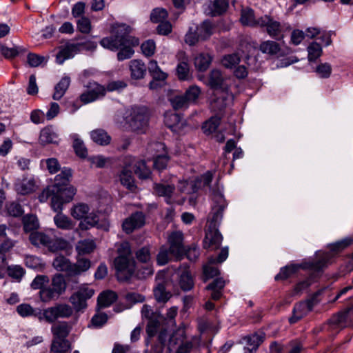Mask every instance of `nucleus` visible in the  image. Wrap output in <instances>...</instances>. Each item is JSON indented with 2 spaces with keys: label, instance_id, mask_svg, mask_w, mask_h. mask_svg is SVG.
Listing matches in <instances>:
<instances>
[{
  "label": "nucleus",
  "instance_id": "7c9ffc66",
  "mask_svg": "<svg viewBox=\"0 0 353 353\" xmlns=\"http://www.w3.org/2000/svg\"><path fill=\"white\" fill-rule=\"evenodd\" d=\"M265 339V334L263 333H254L250 336H247L244 338V341L247 343L249 347L248 351L249 353H254L256 351L259 346L263 342Z\"/></svg>",
  "mask_w": 353,
  "mask_h": 353
},
{
  "label": "nucleus",
  "instance_id": "f03ea898",
  "mask_svg": "<svg viewBox=\"0 0 353 353\" xmlns=\"http://www.w3.org/2000/svg\"><path fill=\"white\" fill-rule=\"evenodd\" d=\"M223 188L216 183L211 189V196L213 201L212 217L209 229L205 232L203 241L204 248L211 250L218 249L223 241V236L216 228L223 218V212L227 206L226 201L223 194Z\"/></svg>",
  "mask_w": 353,
  "mask_h": 353
},
{
  "label": "nucleus",
  "instance_id": "cd10ccee",
  "mask_svg": "<svg viewBox=\"0 0 353 353\" xmlns=\"http://www.w3.org/2000/svg\"><path fill=\"white\" fill-rule=\"evenodd\" d=\"M71 327L68 323L65 321H60L53 324L51 327V332L53 334L54 338L56 339H65L70 332Z\"/></svg>",
  "mask_w": 353,
  "mask_h": 353
},
{
  "label": "nucleus",
  "instance_id": "bf43d9fd",
  "mask_svg": "<svg viewBox=\"0 0 353 353\" xmlns=\"http://www.w3.org/2000/svg\"><path fill=\"white\" fill-rule=\"evenodd\" d=\"M307 52H308V60L310 61H314L319 57H321V55L322 54V48H321V45L317 43L316 42H312L307 47Z\"/></svg>",
  "mask_w": 353,
  "mask_h": 353
},
{
  "label": "nucleus",
  "instance_id": "4468645a",
  "mask_svg": "<svg viewBox=\"0 0 353 353\" xmlns=\"http://www.w3.org/2000/svg\"><path fill=\"white\" fill-rule=\"evenodd\" d=\"M331 330L339 331L353 325V307L347 308L343 312L333 315L328 321Z\"/></svg>",
  "mask_w": 353,
  "mask_h": 353
},
{
  "label": "nucleus",
  "instance_id": "ea45409f",
  "mask_svg": "<svg viewBox=\"0 0 353 353\" xmlns=\"http://www.w3.org/2000/svg\"><path fill=\"white\" fill-rule=\"evenodd\" d=\"M72 265L70 260L62 255L57 256L52 263L57 271L66 272L69 275H71Z\"/></svg>",
  "mask_w": 353,
  "mask_h": 353
},
{
  "label": "nucleus",
  "instance_id": "774afa93",
  "mask_svg": "<svg viewBox=\"0 0 353 353\" xmlns=\"http://www.w3.org/2000/svg\"><path fill=\"white\" fill-rule=\"evenodd\" d=\"M6 210L9 215L12 216H20L23 214L22 206L17 202H11L7 204Z\"/></svg>",
  "mask_w": 353,
  "mask_h": 353
},
{
  "label": "nucleus",
  "instance_id": "f704fd0d",
  "mask_svg": "<svg viewBox=\"0 0 353 353\" xmlns=\"http://www.w3.org/2000/svg\"><path fill=\"white\" fill-rule=\"evenodd\" d=\"M117 299V294L111 290L101 292L97 299L98 305L101 308L109 307Z\"/></svg>",
  "mask_w": 353,
  "mask_h": 353
},
{
  "label": "nucleus",
  "instance_id": "37998d69",
  "mask_svg": "<svg viewBox=\"0 0 353 353\" xmlns=\"http://www.w3.org/2000/svg\"><path fill=\"white\" fill-rule=\"evenodd\" d=\"M91 265L90 261L88 259L79 257L77 262L72 265L71 276L79 275L87 271Z\"/></svg>",
  "mask_w": 353,
  "mask_h": 353
},
{
  "label": "nucleus",
  "instance_id": "473e14b6",
  "mask_svg": "<svg viewBox=\"0 0 353 353\" xmlns=\"http://www.w3.org/2000/svg\"><path fill=\"white\" fill-rule=\"evenodd\" d=\"M39 141L43 145L57 143L58 136L51 127H46L40 132Z\"/></svg>",
  "mask_w": 353,
  "mask_h": 353
},
{
  "label": "nucleus",
  "instance_id": "dca6fc26",
  "mask_svg": "<svg viewBox=\"0 0 353 353\" xmlns=\"http://www.w3.org/2000/svg\"><path fill=\"white\" fill-rule=\"evenodd\" d=\"M258 26L265 28L266 32L272 38L277 39L282 37L283 27L281 23L268 15L259 18Z\"/></svg>",
  "mask_w": 353,
  "mask_h": 353
},
{
  "label": "nucleus",
  "instance_id": "6e6d98bb",
  "mask_svg": "<svg viewBox=\"0 0 353 353\" xmlns=\"http://www.w3.org/2000/svg\"><path fill=\"white\" fill-rule=\"evenodd\" d=\"M134 173L141 179H146L150 176L151 171L146 165L145 161L141 160L137 163V168L134 169Z\"/></svg>",
  "mask_w": 353,
  "mask_h": 353
},
{
  "label": "nucleus",
  "instance_id": "393cba45",
  "mask_svg": "<svg viewBox=\"0 0 353 353\" xmlns=\"http://www.w3.org/2000/svg\"><path fill=\"white\" fill-rule=\"evenodd\" d=\"M14 187L18 194L21 195L28 194L35 190V181L33 178H23L16 181Z\"/></svg>",
  "mask_w": 353,
  "mask_h": 353
},
{
  "label": "nucleus",
  "instance_id": "423d86ee",
  "mask_svg": "<svg viewBox=\"0 0 353 353\" xmlns=\"http://www.w3.org/2000/svg\"><path fill=\"white\" fill-rule=\"evenodd\" d=\"M53 230L48 232H33L30 234L29 239L35 246L46 247L51 252H57L67 248L68 242L61 238H56L52 235Z\"/></svg>",
  "mask_w": 353,
  "mask_h": 353
},
{
  "label": "nucleus",
  "instance_id": "603ef678",
  "mask_svg": "<svg viewBox=\"0 0 353 353\" xmlns=\"http://www.w3.org/2000/svg\"><path fill=\"white\" fill-rule=\"evenodd\" d=\"M221 119L217 117H212L208 121L203 123L202 129L206 134H210L216 131L220 124Z\"/></svg>",
  "mask_w": 353,
  "mask_h": 353
},
{
  "label": "nucleus",
  "instance_id": "7ed1b4c3",
  "mask_svg": "<svg viewBox=\"0 0 353 353\" xmlns=\"http://www.w3.org/2000/svg\"><path fill=\"white\" fill-rule=\"evenodd\" d=\"M149 112L144 106H133L126 111L123 128L127 130L144 133L148 126Z\"/></svg>",
  "mask_w": 353,
  "mask_h": 353
},
{
  "label": "nucleus",
  "instance_id": "09e8293b",
  "mask_svg": "<svg viewBox=\"0 0 353 353\" xmlns=\"http://www.w3.org/2000/svg\"><path fill=\"white\" fill-rule=\"evenodd\" d=\"M154 296L158 303H166L172 296L170 292L167 291L164 283H159L154 289Z\"/></svg>",
  "mask_w": 353,
  "mask_h": 353
},
{
  "label": "nucleus",
  "instance_id": "2eb2a0df",
  "mask_svg": "<svg viewBox=\"0 0 353 353\" xmlns=\"http://www.w3.org/2000/svg\"><path fill=\"white\" fill-rule=\"evenodd\" d=\"M86 88L87 90L79 97L81 101L84 104L92 103L103 98L107 92L105 86L95 81L89 82Z\"/></svg>",
  "mask_w": 353,
  "mask_h": 353
},
{
  "label": "nucleus",
  "instance_id": "f8f14e48",
  "mask_svg": "<svg viewBox=\"0 0 353 353\" xmlns=\"http://www.w3.org/2000/svg\"><path fill=\"white\" fill-rule=\"evenodd\" d=\"M168 346L170 349L178 346L176 353H191L194 347V343L192 340H186L185 330L179 329L170 336Z\"/></svg>",
  "mask_w": 353,
  "mask_h": 353
},
{
  "label": "nucleus",
  "instance_id": "a18cd8bd",
  "mask_svg": "<svg viewBox=\"0 0 353 353\" xmlns=\"http://www.w3.org/2000/svg\"><path fill=\"white\" fill-rule=\"evenodd\" d=\"M240 21L243 26H258V19H255L254 10L249 8L242 9Z\"/></svg>",
  "mask_w": 353,
  "mask_h": 353
},
{
  "label": "nucleus",
  "instance_id": "c756f323",
  "mask_svg": "<svg viewBox=\"0 0 353 353\" xmlns=\"http://www.w3.org/2000/svg\"><path fill=\"white\" fill-rule=\"evenodd\" d=\"M225 285V281L222 278L214 279L206 286V290L212 291L211 297L214 300H219L222 296V290Z\"/></svg>",
  "mask_w": 353,
  "mask_h": 353
},
{
  "label": "nucleus",
  "instance_id": "49530a36",
  "mask_svg": "<svg viewBox=\"0 0 353 353\" xmlns=\"http://www.w3.org/2000/svg\"><path fill=\"white\" fill-rule=\"evenodd\" d=\"M195 29L201 40L208 39L213 33V26L210 21H204Z\"/></svg>",
  "mask_w": 353,
  "mask_h": 353
},
{
  "label": "nucleus",
  "instance_id": "c9c22d12",
  "mask_svg": "<svg viewBox=\"0 0 353 353\" xmlns=\"http://www.w3.org/2000/svg\"><path fill=\"white\" fill-rule=\"evenodd\" d=\"M259 50L264 54L278 56L280 54V45L274 41H263L259 46Z\"/></svg>",
  "mask_w": 353,
  "mask_h": 353
},
{
  "label": "nucleus",
  "instance_id": "052dcab7",
  "mask_svg": "<svg viewBox=\"0 0 353 353\" xmlns=\"http://www.w3.org/2000/svg\"><path fill=\"white\" fill-rule=\"evenodd\" d=\"M7 270H8V275L17 281H20L25 274L24 269L18 265L8 266Z\"/></svg>",
  "mask_w": 353,
  "mask_h": 353
},
{
  "label": "nucleus",
  "instance_id": "a878e982",
  "mask_svg": "<svg viewBox=\"0 0 353 353\" xmlns=\"http://www.w3.org/2000/svg\"><path fill=\"white\" fill-rule=\"evenodd\" d=\"M129 69L131 78L136 80L143 79L147 71L145 64L139 59L131 60L129 62Z\"/></svg>",
  "mask_w": 353,
  "mask_h": 353
},
{
  "label": "nucleus",
  "instance_id": "bb28decb",
  "mask_svg": "<svg viewBox=\"0 0 353 353\" xmlns=\"http://www.w3.org/2000/svg\"><path fill=\"white\" fill-rule=\"evenodd\" d=\"M97 245L95 241L91 239L80 240L76 245V251L79 256L90 254L94 252Z\"/></svg>",
  "mask_w": 353,
  "mask_h": 353
},
{
  "label": "nucleus",
  "instance_id": "5701e85b",
  "mask_svg": "<svg viewBox=\"0 0 353 353\" xmlns=\"http://www.w3.org/2000/svg\"><path fill=\"white\" fill-rule=\"evenodd\" d=\"M78 50L76 43H67L61 46L57 54V62L63 64L66 59H71L78 54Z\"/></svg>",
  "mask_w": 353,
  "mask_h": 353
},
{
  "label": "nucleus",
  "instance_id": "39448f33",
  "mask_svg": "<svg viewBox=\"0 0 353 353\" xmlns=\"http://www.w3.org/2000/svg\"><path fill=\"white\" fill-rule=\"evenodd\" d=\"M71 216L76 220L81 221L79 228L81 230H88L97 227L99 222V210L90 212V207L85 203H77L70 210Z\"/></svg>",
  "mask_w": 353,
  "mask_h": 353
},
{
  "label": "nucleus",
  "instance_id": "b1692460",
  "mask_svg": "<svg viewBox=\"0 0 353 353\" xmlns=\"http://www.w3.org/2000/svg\"><path fill=\"white\" fill-rule=\"evenodd\" d=\"M206 84L210 88L216 90L224 91L228 89L225 85V80L221 72L216 69L210 71Z\"/></svg>",
  "mask_w": 353,
  "mask_h": 353
},
{
  "label": "nucleus",
  "instance_id": "f3484780",
  "mask_svg": "<svg viewBox=\"0 0 353 353\" xmlns=\"http://www.w3.org/2000/svg\"><path fill=\"white\" fill-rule=\"evenodd\" d=\"M212 178L213 174L211 172L208 171L201 175L200 178H198L194 181H185L183 183H181L183 186L180 188L181 191L188 194L195 192L198 188L201 187L202 185L203 186H208L212 182Z\"/></svg>",
  "mask_w": 353,
  "mask_h": 353
},
{
  "label": "nucleus",
  "instance_id": "864d4df0",
  "mask_svg": "<svg viewBox=\"0 0 353 353\" xmlns=\"http://www.w3.org/2000/svg\"><path fill=\"white\" fill-rule=\"evenodd\" d=\"M201 93V88L196 85H193L186 90L184 95L190 104H194L196 103Z\"/></svg>",
  "mask_w": 353,
  "mask_h": 353
},
{
  "label": "nucleus",
  "instance_id": "6e6552de",
  "mask_svg": "<svg viewBox=\"0 0 353 353\" xmlns=\"http://www.w3.org/2000/svg\"><path fill=\"white\" fill-rule=\"evenodd\" d=\"M66 282L64 276L61 274H55L51 281V285L39 291L40 299L42 302L48 303L59 298L66 290Z\"/></svg>",
  "mask_w": 353,
  "mask_h": 353
},
{
  "label": "nucleus",
  "instance_id": "a211bd4d",
  "mask_svg": "<svg viewBox=\"0 0 353 353\" xmlns=\"http://www.w3.org/2000/svg\"><path fill=\"white\" fill-rule=\"evenodd\" d=\"M145 215L141 212H136L125 219L122 224L123 230L126 234L132 233L134 230L141 228L145 224Z\"/></svg>",
  "mask_w": 353,
  "mask_h": 353
},
{
  "label": "nucleus",
  "instance_id": "ddd939ff",
  "mask_svg": "<svg viewBox=\"0 0 353 353\" xmlns=\"http://www.w3.org/2000/svg\"><path fill=\"white\" fill-rule=\"evenodd\" d=\"M94 294V290L89 288L88 284L81 285L79 290L73 293L69 301L76 311H80L87 307V301Z\"/></svg>",
  "mask_w": 353,
  "mask_h": 353
},
{
  "label": "nucleus",
  "instance_id": "6ab92c4d",
  "mask_svg": "<svg viewBox=\"0 0 353 353\" xmlns=\"http://www.w3.org/2000/svg\"><path fill=\"white\" fill-rule=\"evenodd\" d=\"M145 215L141 212H136L125 219L122 224L123 230L126 234L132 233L134 230L141 228L145 224Z\"/></svg>",
  "mask_w": 353,
  "mask_h": 353
},
{
  "label": "nucleus",
  "instance_id": "e433bc0d",
  "mask_svg": "<svg viewBox=\"0 0 353 353\" xmlns=\"http://www.w3.org/2000/svg\"><path fill=\"white\" fill-rule=\"evenodd\" d=\"M179 284L183 291H190L193 288L194 280L188 270L185 269L180 273Z\"/></svg>",
  "mask_w": 353,
  "mask_h": 353
},
{
  "label": "nucleus",
  "instance_id": "20e7f679",
  "mask_svg": "<svg viewBox=\"0 0 353 353\" xmlns=\"http://www.w3.org/2000/svg\"><path fill=\"white\" fill-rule=\"evenodd\" d=\"M118 256L114 263L119 280L130 278L134 271V261L131 257V250L128 243H122L118 248Z\"/></svg>",
  "mask_w": 353,
  "mask_h": 353
},
{
  "label": "nucleus",
  "instance_id": "69168bd1",
  "mask_svg": "<svg viewBox=\"0 0 353 353\" xmlns=\"http://www.w3.org/2000/svg\"><path fill=\"white\" fill-rule=\"evenodd\" d=\"M141 49L144 56L150 57L156 51V43L153 40L148 39L141 44Z\"/></svg>",
  "mask_w": 353,
  "mask_h": 353
},
{
  "label": "nucleus",
  "instance_id": "2f4dec72",
  "mask_svg": "<svg viewBox=\"0 0 353 353\" xmlns=\"http://www.w3.org/2000/svg\"><path fill=\"white\" fill-rule=\"evenodd\" d=\"M70 350V343L68 340L65 339H53L50 347V353H69Z\"/></svg>",
  "mask_w": 353,
  "mask_h": 353
},
{
  "label": "nucleus",
  "instance_id": "f257e3e1",
  "mask_svg": "<svg viewBox=\"0 0 353 353\" xmlns=\"http://www.w3.org/2000/svg\"><path fill=\"white\" fill-rule=\"evenodd\" d=\"M131 31V27L124 23L113 26L112 35L103 38L99 43L111 51L119 50L117 59L120 61L130 59L134 53L133 47L139 44V39L130 34Z\"/></svg>",
  "mask_w": 353,
  "mask_h": 353
},
{
  "label": "nucleus",
  "instance_id": "4d7b16f0",
  "mask_svg": "<svg viewBox=\"0 0 353 353\" xmlns=\"http://www.w3.org/2000/svg\"><path fill=\"white\" fill-rule=\"evenodd\" d=\"M299 269L296 265H287L282 268L279 274L275 276V280H285L289 278L292 274L295 273Z\"/></svg>",
  "mask_w": 353,
  "mask_h": 353
},
{
  "label": "nucleus",
  "instance_id": "72a5a7b5",
  "mask_svg": "<svg viewBox=\"0 0 353 353\" xmlns=\"http://www.w3.org/2000/svg\"><path fill=\"white\" fill-rule=\"evenodd\" d=\"M92 140L97 144L107 145L111 141L110 136L103 129H96L90 132Z\"/></svg>",
  "mask_w": 353,
  "mask_h": 353
},
{
  "label": "nucleus",
  "instance_id": "c85d7f7f",
  "mask_svg": "<svg viewBox=\"0 0 353 353\" xmlns=\"http://www.w3.org/2000/svg\"><path fill=\"white\" fill-rule=\"evenodd\" d=\"M165 125L172 131H176L183 126V121L179 114L168 112L164 115Z\"/></svg>",
  "mask_w": 353,
  "mask_h": 353
},
{
  "label": "nucleus",
  "instance_id": "4be33fe9",
  "mask_svg": "<svg viewBox=\"0 0 353 353\" xmlns=\"http://www.w3.org/2000/svg\"><path fill=\"white\" fill-rule=\"evenodd\" d=\"M154 193L159 196L164 197L165 202L171 204L174 202L173 195L175 190L174 185L165 183H154Z\"/></svg>",
  "mask_w": 353,
  "mask_h": 353
},
{
  "label": "nucleus",
  "instance_id": "e2e57ef3",
  "mask_svg": "<svg viewBox=\"0 0 353 353\" xmlns=\"http://www.w3.org/2000/svg\"><path fill=\"white\" fill-rule=\"evenodd\" d=\"M222 64L228 68L235 67L240 62V57L237 53L227 54L222 59Z\"/></svg>",
  "mask_w": 353,
  "mask_h": 353
},
{
  "label": "nucleus",
  "instance_id": "13d9d810",
  "mask_svg": "<svg viewBox=\"0 0 353 353\" xmlns=\"http://www.w3.org/2000/svg\"><path fill=\"white\" fill-rule=\"evenodd\" d=\"M170 103L174 110L185 109L190 105L184 94L172 97Z\"/></svg>",
  "mask_w": 353,
  "mask_h": 353
},
{
  "label": "nucleus",
  "instance_id": "680f3d73",
  "mask_svg": "<svg viewBox=\"0 0 353 353\" xmlns=\"http://www.w3.org/2000/svg\"><path fill=\"white\" fill-rule=\"evenodd\" d=\"M26 51V49L21 46H14L12 48H8L5 46L1 54L6 59H11Z\"/></svg>",
  "mask_w": 353,
  "mask_h": 353
},
{
  "label": "nucleus",
  "instance_id": "5fc2aeb1",
  "mask_svg": "<svg viewBox=\"0 0 353 353\" xmlns=\"http://www.w3.org/2000/svg\"><path fill=\"white\" fill-rule=\"evenodd\" d=\"M228 6L225 0H214L210 5L211 14L213 16L220 15L226 11Z\"/></svg>",
  "mask_w": 353,
  "mask_h": 353
},
{
  "label": "nucleus",
  "instance_id": "79ce46f5",
  "mask_svg": "<svg viewBox=\"0 0 353 353\" xmlns=\"http://www.w3.org/2000/svg\"><path fill=\"white\" fill-rule=\"evenodd\" d=\"M119 179L121 183L130 190H133L136 188L131 170H121L119 174Z\"/></svg>",
  "mask_w": 353,
  "mask_h": 353
},
{
  "label": "nucleus",
  "instance_id": "c03bdc74",
  "mask_svg": "<svg viewBox=\"0 0 353 353\" xmlns=\"http://www.w3.org/2000/svg\"><path fill=\"white\" fill-rule=\"evenodd\" d=\"M59 213L54 216V222L58 228L61 230H70L74 227L73 221L68 216L58 212Z\"/></svg>",
  "mask_w": 353,
  "mask_h": 353
},
{
  "label": "nucleus",
  "instance_id": "9d476101",
  "mask_svg": "<svg viewBox=\"0 0 353 353\" xmlns=\"http://www.w3.org/2000/svg\"><path fill=\"white\" fill-rule=\"evenodd\" d=\"M72 177V170L68 168H63L61 172L56 175L54 183L52 185L48 186L44 189L39 196V199L43 203L47 201L50 196V192H57L61 187L68 185L70 178Z\"/></svg>",
  "mask_w": 353,
  "mask_h": 353
},
{
  "label": "nucleus",
  "instance_id": "58836bf2",
  "mask_svg": "<svg viewBox=\"0 0 353 353\" xmlns=\"http://www.w3.org/2000/svg\"><path fill=\"white\" fill-rule=\"evenodd\" d=\"M70 84V79L68 77H63L54 87V92L52 98L54 100H59L65 94Z\"/></svg>",
  "mask_w": 353,
  "mask_h": 353
},
{
  "label": "nucleus",
  "instance_id": "8fccbe9b",
  "mask_svg": "<svg viewBox=\"0 0 353 353\" xmlns=\"http://www.w3.org/2000/svg\"><path fill=\"white\" fill-rule=\"evenodd\" d=\"M23 230L28 232L37 230L39 226V220L35 215L28 214L23 217Z\"/></svg>",
  "mask_w": 353,
  "mask_h": 353
},
{
  "label": "nucleus",
  "instance_id": "0e129e2a",
  "mask_svg": "<svg viewBox=\"0 0 353 353\" xmlns=\"http://www.w3.org/2000/svg\"><path fill=\"white\" fill-rule=\"evenodd\" d=\"M79 53L83 51H94L97 47V42L90 39H83L79 42L76 43Z\"/></svg>",
  "mask_w": 353,
  "mask_h": 353
},
{
  "label": "nucleus",
  "instance_id": "338daca9",
  "mask_svg": "<svg viewBox=\"0 0 353 353\" xmlns=\"http://www.w3.org/2000/svg\"><path fill=\"white\" fill-rule=\"evenodd\" d=\"M168 17V12L164 8H154L150 14V19L154 23H160Z\"/></svg>",
  "mask_w": 353,
  "mask_h": 353
},
{
  "label": "nucleus",
  "instance_id": "aec40b11",
  "mask_svg": "<svg viewBox=\"0 0 353 353\" xmlns=\"http://www.w3.org/2000/svg\"><path fill=\"white\" fill-rule=\"evenodd\" d=\"M183 234L181 232H174L168 237L170 243L169 251L177 259L181 258L185 253L183 245Z\"/></svg>",
  "mask_w": 353,
  "mask_h": 353
},
{
  "label": "nucleus",
  "instance_id": "0eeeda50",
  "mask_svg": "<svg viewBox=\"0 0 353 353\" xmlns=\"http://www.w3.org/2000/svg\"><path fill=\"white\" fill-rule=\"evenodd\" d=\"M353 242V239L347 237L330 245V252L320 254V259L309 263L308 267L312 270L319 271L331 262L334 254L339 252Z\"/></svg>",
  "mask_w": 353,
  "mask_h": 353
},
{
  "label": "nucleus",
  "instance_id": "4c0bfd02",
  "mask_svg": "<svg viewBox=\"0 0 353 353\" xmlns=\"http://www.w3.org/2000/svg\"><path fill=\"white\" fill-rule=\"evenodd\" d=\"M176 74L179 79L181 81L188 80L190 77V65L186 57H184L183 59L179 61L177 64L176 68Z\"/></svg>",
  "mask_w": 353,
  "mask_h": 353
},
{
  "label": "nucleus",
  "instance_id": "de8ad7c7",
  "mask_svg": "<svg viewBox=\"0 0 353 353\" xmlns=\"http://www.w3.org/2000/svg\"><path fill=\"white\" fill-rule=\"evenodd\" d=\"M212 57L207 53H201L194 59V65L199 71H205L212 62Z\"/></svg>",
  "mask_w": 353,
  "mask_h": 353
},
{
  "label": "nucleus",
  "instance_id": "a19ab883",
  "mask_svg": "<svg viewBox=\"0 0 353 353\" xmlns=\"http://www.w3.org/2000/svg\"><path fill=\"white\" fill-rule=\"evenodd\" d=\"M17 313L23 318L28 316H34L39 320V313L42 314L40 309H34L30 304L22 303L17 307Z\"/></svg>",
  "mask_w": 353,
  "mask_h": 353
},
{
  "label": "nucleus",
  "instance_id": "1a4fd4ad",
  "mask_svg": "<svg viewBox=\"0 0 353 353\" xmlns=\"http://www.w3.org/2000/svg\"><path fill=\"white\" fill-rule=\"evenodd\" d=\"M73 314V309L66 303H58L52 307L44 309L42 314L39 313V321L54 323L59 319L69 318Z\"/></svg>",
  "mask_w": 353,
  "mask_h": 353
},
{
  "label": "nucleus",
  "instance_id": "3c124183",
  "mask_svg": "<svg viewBox=\"0 0 353 353\" xmlns=\"http://www.w3.org/2000/svg\"><path fill=\"white\" fill-rule=\"evenodd\" d=\"M71 137L73 139V148L77 155L81 158L86 157L88 151L83 141L79 138V135L77 134H74Z\"/></svg>",
  "mask_w": 353,
  "mask_h": 353
},
{
  "label": "nucleus",
  "instance_id": "412c9836",
  "mask_svg": "<svg viewBox=\"0 0 353 353\" xmlns=\"http://www.w3.org/2000/svg\"><path fill=\"white\" fill-rule=\"evenodd\" d=\"M314 305V301L311 299L296 304L293 308V314L289 319L290 323L292 324L299 321L312 310Z\"/></svg>",
  "mask_w": 353,
  "mask_h": 353
},
{
  "label": "nucleus",
  "instance_id": "9b49d317",
  "mask_svg": "<svg viewBox=\"0 0 353 353\" xmlns=\"http://www.w3.org/2000/svg\"><path fill=\"white\" fill-rule=\"evenodd\" d=\"M57 192H50L49 199L51 200V207L55 212H61L63 205L71 201L77 193V189L72 185H66L59 188Z\"/></svg>",
  "mask_w": 353,
  "mask_h": 353
}]
</instances>
